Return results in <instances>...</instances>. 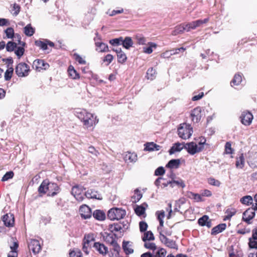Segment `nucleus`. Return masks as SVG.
<instances>
[{
	"mask_svg": "<svg viewBox=\"0 0 257 257\" xmlns=\"http://www.w3.org/2000/svg\"><path fill=\"white\" fill-rule=\"evenodd\" d=\"M193 132L190 124L183 123L178 128V134L181 138L186 140L191 136Z\"/></svg>",
	"mask_w": 257,
	"mask_h": 257,
	"instance_id": "nucleus-1",
	"label": "nucleus"
},
{
	"mask_svg": "<svg viewBox=\"0 0 257 257\" xmlns=\"http://www.w3.org/2000/svg\"><path fill=\"white\" fill-rule=\"evenodd\" d=\"M205 142V140L202 143H199V146L196 143L192 142L188 143H185V149L187 150L188 153L190 155H193L195 154L202 151L203 149V145Z\"/></svg>",
	"mask_w": 257,
	"mask_h": 257,
	"instance_id": "nucleus-2",
	"label": "nucleus"
},
{
	"mask_svg": "<svg viewBox=\"0 0 257 257\" xmlns=\"http://www.w3.org/2000/svg\"><path fill=\"white\" fill-rule=\"evenodd\" d=\"M126 212L124 210L118 208L110 209L107 213V217L111 220H119L123 218L125 215Z\"/></svg>",
	"mask_w": 257,
	"mask_h": 257,
	"instance_id": "nucleus-3",
	"label": "nucleus"
},
{
	"mask_svg": "<svg viewBox=\"0 0 257 257\" xmlns=\"http://www.w3.org/2000/svg\"><path fill=\"white\" fill-rule=\"evenodd\" d=\"M84 189L83 187L80 185L74 186L71 189L72 195L79 202L82 201L84 199Z\"/></svg>",
	"mask_w": 257,
	"mask_h": 257,
	"instance_id": "nucleus-4",
	"label": "nucleus"
},
{
	"mask_svg": "<svg viewBox=\"0 0 257 257\" xmlns=\"http://www.w3.org/2000/svg\"><path fill=\"white\" fill-rule=\"evenodd\" d=\"M29 66L25 63H20L16 67V73L19 77H25L28 75Z\"/></svg>",
	"mask_w": 257,
	"mask_h": 257,
	"instance_id": "nucleus-5",
	"label": "nucleus"
},
{
	"mask_svg": "<svg viewBox=\"0 0 257 257\" xmlns=\"http://www.w3.org/2000/svg\"><path fill=\"white\" fill-rule=\"evenodd\" d=\"M83 122V124L87 127L92 126L93 124H95L98 122V119H96V116H94L93 114L86 112L84 118L81 120Z\"/></svg>",
	"mask_w": 257,
	"mask_h": 257,
	"instance_id": "nucleus-6",
	"label": "nucleus"
},
{
	"mask_svg": "<svg viewBox=\"0 0 257 257\" xmlns=\"http://www.w3.org/2000/svg\"><path fill=\"white\" fill-rule=\"evenodd\" d=\"M241 122L245 125H249L251 124L253 115L251 113L248 111H244L241 113L240 116Z\"/></svg>",
	"mask_w": 257,
	"mask_h": 257,
	"instance_id": "nucleus-7",
	"label": "nucleus"
},
{
	"mask_svg": "<svg viewBox=\"0 0 257 257\" xmlns=\"http://www.w3.org/2000/svg\"><path fill=\"white\" fill-rule=\"evenodd\" d=\"M255 211L254 206L246 210L243 213L242 220L247 224H250V220L255 216Z\"/></svg>",
	"mask_w": 257,
	"mask_h": 257,
	"instance_id": "nucleus-8",
	"label": "nucleus"
},
{
	"mask_svg": "<svg viewBox=\"0 0 257 257\" xmlns=\"http://www.w3.org/2000/svg\"><path fill=\"white\" fill-rule=\"evenodd\" d=\"M79 211L81 217L84 219L90 218L92 216L91 209L85 204L80 207Z\"/></svg>",
	"mask_w": 257,
	"mask_h": 257,
	"instance_id": "nucleus-9",
	"label": "nucleus"
},
{
	"mask_svg": "<svg viewBox=\"0 0 257 257\" xmlns=\"http://www.w3.org/2000/svg\"><path fill=\"white\" fill-rule=\"evenodd\" d=\"M2 220L7 227H11L14 225L15 217L13 214L8 213L4 215L2 217Z\"/></svg>",
	"mask_w": 257,
	"mask_h": 257,
	"instance_id": "nucleus-10",
	"label": "nucleus"
},
{
	"mask_svg": "<svg viewBox=\"0 0 257 257\" xmlns=\"http://www.w3.org/2000/svg\"><path fill=\"white\" fill-rule=\"evenodd\" d=\"M60 191L58 185L55 183L49 182L48 196L54 197Z\"/></svg>",
	"mask_w": 257,
	"mask_h": 257,
	"instance_id": "nucleus-11",
	"label": "nucleus"
},
{
	"mask_svg": "<svg viewBox=\"0 0 257 257\" xmlns=\"http://www.w3.org/2000/svg\"><path fill=\"white\" fill-rule=\"evenodd\" d=\"M192 120L194 122H198L202 117L201 114V108L199 106L196 107L194 108L190 114Z\"/></svg>",
	"mask_w": 257,
	"mask_h": 257,
	"instance_id": "nucleus-12",
	"label": "nucleus"
},
{
	"mask_svg": "<svg viewBox=\"0 0 257 257\" xmlns=\"http://www.w3.org/2000/svg\"><path fill=\"white\" fill-rule=\"evenodd\" d=\"M29 248L35 254L39 253L41 250L40 242L37 239H31L29 243Z\"/></svg>",
	"mask_w": 257,
	"mask_h": 257,
	"instance_id": "nucleus-13",
	"label": "nucleus"
},
{
	"mask_svg": "<svg viewBox=\"0 0 257 257\" xmlns=\"http://www.w3.org/2000/svg\"><path fill=\"white\" fill-rule=\"evenodd\" d=\"M49 67L48 63L44 60L37 59L33 62V67L36 70L40 71V69H47Z\"/></svg>",
	"mask_w": 257,
	"mask_h": 257,
	"instance_id": "nucleus-14",
	"label": "nucleus"
},
{
	"mask_svg": "<svg viewBox=\"0 0 257 257\" xmlns=\"http://www.w3.org/2000/svg\"><path fill=\"white\" fill-rule=\"evenodd\" d=\"M125 228L121 222L114 223L112 224H109L108 226V229L111 232L118 231L121 232L125 229Z\"/></svg>",
	"mask_w": 257,
	"mask_h": 257,
	"instance_id": "nucleus-15",
	"label": "nucleus"
},
{
	"mask_svg": "<svg viewBox=\"0 0 257 257\" xmlns=\"http://www.w3.org/2000/svg\"><path fill=\"white\" fill-rule=\"evenodd\" d=\"M85 196L88 198H93L98 200H101L102 196L97 191L90 189L85 192Z\"/></svg>",
	"mask_w": 257,
	"mask_h": 257,
	"instance_id": "nucleus-16",
	"label": "nucleus"
},
{
	"mask_svg": "<svg viewBox=\"0 0 257 257\" xmlns=\"http://www.w3.org/2000/svg\"><path fill=\"white\" fill-rule=\"evenodd\" d=\"M198 223L201 226H206L208 228H210L212 226L211 220L206 215H204L200 217L198 220Z\"/></svg>",
	"mask_w": 257,
	"mask_h": 257,
	"instance_id": "nucleus-17",
	"label": "nucleus"
},
{
	"mask_svg": "<svg viewBox=\"0 0 257 257\" xmlns=\"http://www.w3.org/2000/svg\"><path fill=\"white\" fill-rule=\"evenodd\" d=\"M185 143L179 142L175 143L169 151L170 155H172L177 152H180L183 149H185Z\"/></svg>",
	"mask_w": 257,
	"mask_h": 257,
	"instance_id": "nucleus-18",
	"label": "nucleus"
},
{
	"mask_svg": "<svg viewBox=\"0 0 257 257\" xmlns=\"http://www.w3.org/2000/svg\"><path fill=\"white\" fill-rule=\"evenodd\" d=\"M93 247L100 254L102 255L106 254L108 252L107 247L99 242H95Z\"/></svg>",
	"mask_w": 257,
	"mask_h": 257,
	"instance_id": "nucleus-19",
	"label": "nucleus"
},
{
	"mask_svg": "<svg viewBox=\"0 0 257 257\" xmlns=\"http://www.w3.org/2000/svg\"><path fill=\"white\" fill-rule=\"evenodd\" d=\"M181 164L180 159H172L166 165V167L170 169H178Z\"/></svg>",
	"mask_w": 257,
	"mask_h": 257,
	"instance_id": "nucleus-20",
	"label": "nucleus"
},
{
	"mask_svg": "<svg viewBox=\"0 0 257 257\" xmlns=\"http://www.w3.org/2000/svg\"><path fill=\"white\" fill-rule=\"evenodd\" d=\"M96 51L100 52H109V50L107 44L102 42H95Z\"/></svg>",
	"mask_w": 257,
	"mask_h": 257,
	"instance_id": "nucleus-21",
	"label": "nucleus"
},
{
	"mask_svg": "<svg viewBox=\"0 0 257 257\" xmlns=\"http://www.w3.org/2000/svg\"><path fill=\"white\" fill-rule=\"evenodd\" d=\"M226 225L225 223H221L214 227L211 230V234L215 235L225 229Z\"/></svg>",
	"mask_w": 257,
	"mask_h": 257,
	"instance_id": "nucleus-22",
	"label": "nucleus"
},
{
	"mask_svg": "<svg viewBox=\"0 0 257 257\" xmlns=\"http://www.w3.org/2000/svg\"><path fill=\"white\" fill-rule=\"evenodd\" d=\"M145 149L144 150L147 151H153L154 150L159 151L161 147L154 142L147 143L145 144Z\"/></svg>",
	"mask_w": 257,
	"mask_h": 257,
	"instance_id": "nucleus-23",
	"label": "nucleus"
},
{
	"mask_svg": "<svg viewBox=\"0 0 257 257\" xmlns=\"http://www.w3.org/2000/svg\"><path fill=\"white\" fill-rule=\"evenodd\" d=\"M49 180H44L38 188V192L40 194H45L48 191Z\"/></svg>",
	"mask_w": 257,
	"mask_h": 257,
	"instance_id": "nucleus-24",
	"label": "nucleus"
},
{
	"mask_svg": "<svg viewBox=\"0 0 257 257\" xmlns=\"http://www.w3.org/2000/svg\"><path fill=\"white\" fill-rule=\"evenodd\" d=\"M133 42L132 38L130 37H126L123 39L122 38V43L123 47L126 49H129L133 45Z\"/></svg>",
	"mask_w": 257,
	"mask_h": 257,
	"instance_id": "nucleus-25",
	"label": "nucleus"
},
{
	"mask_svg": "<svg viewBox=\"0 0 257 257\" xmlns=\"http://www.w3.org/2000/svg\"><path fill=\"white\" fill-rule=\"evenodd\" d=\"M176 207H178L180 211H184L187 210V207L186 206V199L184 198H182L175 202Z\"/></svg>",
	"mask_w": 257,
	"mask_h": 257,
	"instance_id": "nucleus-26",
	"label": "nucleus"
},
{
	"mask_svg": "<svg viewBox=\"0 0 257 257\" xmlns=\"http://www.w3.org/2000/svg\"><path fill=\"white\" fill-rule=\"evenodd\" d=\"M93 216L96 220L103 221L105 218V214L102 210H96L93 213Z\"/></svg>",
	"mask_w": 257,
	"mask_h": 257,
	"instance_id": "nucleus-27",
	"label": "nucleus"
},
{
	"mask_svg": "<svg viewBox=\"0 0 257 257\" xmlns=\"http://www.w3.org/2000/svg\"><path fill=\"white\" fill-rule=\"evenodd\" d=\"M124 160L126 162H135L137 160V155L135 153L128 152L124 157Z\"/></svg>",
	"mask_w": 257,
	"mask_h": 257,
	"instance_id": "nucleus-28",
	"label": "nucleus"
},
{
	"mask_svg": "<svg viewBox=\"0 0 257 257\" xmlns=\"http://www.w3.org/2000/svg\"><path fill=\"white\" fill-rule=\"evenodd\" d=\"M184 31H186L185 23L176 26L174 30L172 32V35L176 36L183 33Z\"/></svg>",
	"mask_w": 257,
	"mask_h": 257,
	"instance_id": "nucleus-29",
	"label": "nucleus"
},
{
	"mask_svg": "<svg viewBox=\"0 0 257 257\" xmlns=\"http://www.w3.org/2000/svg\"><path fill=\"white\" fill-rule=\"evenodd\" d=\"M242 81L241 75L239 74H236L234 76L233 79L230 82V84L232 87L234 86H238Z\"/></svg>",
	"mask_w": 257,
	"mask_h": 257,
	"instance_id": "nucleus-30",
	"label": "nucleus"
},
{
	"mask_svg": "<svg viewBox=\"0 0 257 257\" xmlns=\"http://www.w3.org/2000/svg\"><path fill=\"white\" fill-rule=\"evenodd\" d=\"M245 161L243 154H241L238 158H236L235 166L236 168L242 169L244 166Z\"/></svg>",
	"mask_w": 257,
	"mask_h": 257,
	"instance_id": "nucleus-31",
	"label": "nucleus"
},
{
	"mask_svg": "<svg viewBox=\"0 0 257 257\" xmlns=\"http://www.w3.org/2000/svg\"><path fill=\"white\" fill-rule=\"evenodd\" d=\"M24 29L25 34L28 37L33 36L35 32V28H33L30 24L25 27Z\"/></svg>",
	"mask_w": 257,
	"mask_h": 257,
	"instance_id": "nucleus-32",
	"label": "nucleus"
},
{
	"mask_svg": "<svg viewBox=\"0 0 257 257\" xmlns=\"http://www.w3.org/2000/svg\"><path fill=\"white\" fill-rule=\"evenodd\" d=\"M175 186L182 188H184L186 186L184 181L181 179H178L176 180L175 179L171 180V188H173Z\"/></svg>",
	"mask_w": 257,
	"mask_h": 257,
	"instance_id": "nucleus-33",
	"label": "nucleus"
},
{
	"mask_svg": "<svg viewBox=\"0 0 257 257\" xmlns=\"http://www.w3.org/2000/svg\"><path fill=\"white\" fill-rule=\"evenodd\" d=\"M154 234L151 231H146L142 237V240L144 242L147 241V240H154Z\"/></svg>",
	"mask_w": 257,
	"mask_h": 257,
	"instance_id": "nucleus-34",
	"label": "nucleus"
},
{
	"mask_svg": "<svg viewBox=\"0 0 257 257\" xmlns=\"http://www.w3.org/2000/svg\"><path fill=\"white\" fill-rule=\"evenodd\" d=\"M87 111L85 109L77 108L75 110V115L81 120L84 118L85 115H86Z\"/></svg>",
	"mask_w": 257,
	"mask_h": 257,
	"instance_id": "nucleus-35",
	"label": "nucleus"
},
{
	"mask_svg": "<svg viewBox=\"0 0 257 257\" xmlns=\"http://www.w3.org/2000/svg\"><path fill=\"white\" fill-rule=\"evenodd\" d=\"M167 211H168V218H170L171 216L172 213H175L176 212H179L181 214H182V211H180L178 207H176V205L175 204L174 211H173L172 210V204L171 203L168 204V208L167 209Z\"/></svg>",
	"mask_w": 257,
	"mask_h": 257,
	"instance_id": "nucleus-36",
	"label": "nucleus"
},
{
	"mask_svg": "<svg viewBox=\"0 0 257 257\" xmlns=\"http://www.w3.org/2000/svg\"><path fill=\"white\" fill-rule=\"evenodd\" d=\"M105 235H103V238L105 240L106 242L107 243H110L111 244L113 243L114 241L116 240H115V238L113 237V235L115 236V234H111V233H107L105 232Z\"/></svg>",
	"mask_w": 257,
	"mask_h": 257,
	"instance_id": "nucleus-37",
	"label": "nucleus"
},
{
	"mask_svg": "<svg viewBox=\"0 0 257 257\" xmlns=\"http://www.w3.org/2000/svg\"><path fill=\"white\" fill-rule=\"evenodd\" d=\"M68 72L69 73V75L73 78V79H78L79 78V75L77 72V71L74 69V68L70 66L69 67L68 69Z\"/></svg>",
	"mask_w": 257,
	"mask_h": 257,
	"instance_id": "nucleus-38",
	"label": "nucleus"
},
{
	"mask_svg": "<svg viewBox=\"0 0 257 257\" xmlns=\"http://www.w3.org/2000/svg\"><path fill=\"white\" fill-rule=\"evenodd\" d=\"M156 76V71L153 68L148 69L147 72V77L148 79L153 80Z\"/></svg>",
	"mask_w": 257,
	"mask_h": 257,
	"instance_id": "nucleus-39",
	"label": "nucleus"
},
{
	"mask_svg": "<svg viewBox=\"0 0 257 257\" xmlns=\"http://www.w3.org/2000/svg\"><path fill=\"white\" fill-rule=\"evenodd\" d=\"M35 44L36 46L40 47V48L43 50H46L48 49L47 43L46 42V39L44 40V41H42L41 40H36L35 42Z\"/></svg>",
	"mask_w": 257,
	"mask_h": 257,
	"instance_id": "nucleus-40",
	"label": "nucleus"
},
{
	"mask_svg": "<svg viewBox=\"0 0 257 257\" xmlns=\"http://www.w3.org/2000/svg\"><path fill=\"white\" fill-rule=\"evenodd\" d=\"M122 37H119L117 38L111 39L109 41V43L113 46H117L121 45Z\"/></svg>",
	"mask_w": 257,
	"mask_h": 257,
	"instance_id": "nucleus-41",
	"label": "nucleus"
},
{
	"mask_svg": "<svg viewBox=\"0 0 257 257\" xmlns=\"http://www.w3.org/2000/svg\"><path fill=\"white\" fill-rule=\"evenodd\" d=\"M186 27V31L187 32L190 31L191 30H194L197 28L196 23V21L191 22L190 23L185 24Z\"/></svg>",
	"mask_w": 257,
	"mask_h": 257,
	"instance_id": "nucleus-42",
	"label": "nucleus"
},
{
	"mask_svg": "<svg viewBox=\"0 0 257 257\" xmlns=\"http://www.w3.org/2000/svg\"><path fill=\"white\" fill-rule=\"evenodd\" d=\"M157 45L154 43H150L149 46L143 48L144 52L147 54H151L153 52V48H156Z\"/></svg>",
	"mask_w": 257,
	"mask_h": 257,
	"instance_id": "nucleus-43",
	"label": "nucleus"
},
{
	"mask_svg": "<svg viewBox=\"0 0 257 257\" xmlns=\"http://www.w3.org/2000/svg\"><path fill=\"white\" fill-rule=\"evenodd\" d=\"M17 45L16 43L12 41H9L6 46V50L8 52H12L17 48Z\"/></svg>",
	"mask_w": 257,
	"mask_h": 257,
	"instance_id": "nucleus-44",
	"label": "nucleus"
},
{
	"mask_svg": "<svg viewBox=\"0 0 257 257\" xmlns=\"http://www.w3.org/2000/svg\"><path fill=\"white\" fill-rule=\"evenodd\" d=\"M135 211L137 215L140 216L145 213V208L142 205L137 206L135 209Z\"/></svg>",
	"mask_w": 257,
	"mask_h": 257,
	"instance_id": "nucleus-45",
	"label": "nucleus"
},
{
	"mask_svg": "<svg viewBox=\"0 0 257 257\" xmlns=\"http://www.w3.org/2000/svg\"><path fill=\"white\" fill-rule=\"evenodd\" d=\"M20 6L15 3L12 8V13L13 16H17L20 12Z\"/></svg>",
	"mask_w": 257,
	"mask_h": 257,
	"instance_id": "nucleus-46",
	"label": "nucleus"
},
{
	"mask_svg": "<svg viewBox=\"0 0 257 257\" xmlns=\"http://www.w3.org/2000/svg\"><path fill=\"white\" fill-rule=\"evenodd\" d=\"M128 242L123 241L122 243V248L126 254L132 253L134 250L128 247Z\"/></svg>",
	"mask_w": 257,
	"mask_h": 257,
	"instance_id": "nucleus-47",
	"label": "nucleus"
},
{
	"mask_svg": "<svg viewBox=\"0 0 257 257\" xmlns=\"http://www.w3.org/2000/svg\"><path fill=\"white\" fill-rule=\"evenodd\" d=\"M208 183L214 186L219 187L221 183L220 181L218 180H216L214 178H209L207 179Z\"/></svg>",
	"mask_w": 257,
	"mask_h": 257,
	"instance_id": "nucleus-48",
	"label": "nucleus"
},
{
	"mask_svg": "<svg viewBox=\"0 0 257 257\" xmlns=\"http://www.w3.org/2000/svg\"><path fill=\"white\" fill-rule=\"evenodd\" d=\"M117 57L118 62L121 64H123L127 59V57L123 52L117 55Z\"/></svg>",
	"mask_w": 257,
	"mask_h": 257,
	"instance_id": "nucleus-49",
	"label": "nucleus"
},
{
	"mask_svg": "<svg viewBox=\"0 0 257 257\" xmlns=\"http://www.w3.org/2000/svg\"><path fill=\"white\" fill-rule=\"evenodd\" d=\"M142 197V194L141 192L138 189L135 190V195L132 197V199L134 200L133 202H136L139 201Z\"/></svg>",
	"mask_w": 257,
	"mask_h": 257,
	"instance_id": "nucleus-50",
	"label": "nucleus"
},
{
	"mask_svg": "<svg viewBox=\"0 0 257 257\" xmlns=\"http://www.w3.org/2000/svg\"><path fill=\"white\" fill-rule=\"evenodd\" d=\"M165 244L170 248L174 249L177 248V245L176 244V242L173 240L168 239V240H167L165 242Z\"/></svg>",
	"mask_w": 257,
	"mask_h": 257,
	"instance_id": "nucleus-51",
	"label": "nucleus"
},
{
	"mask_svg": "<svg viewBox=\"0 0 257 257\" xmlns=\"http://www.w3.org/2000/svg\"><path fill=\"white\" fill-rule=\"evenodd\" d=\"M252 201V198L250 196H245L241 198L240 201L242 203L244 204H251Z\"/></svg>",
	"mask_w": 257,
	"mask_h": 257,
	"instance_id": "nucleus-52",
	"label": "nucleus"
},
{
	"mask_svg": "<svg viewBox=\"0 0 257 257\" xmlns=\"http://www.w3.org/2000/svg\"><path fill=\"white\" fill-rule=\"evenodd\" d=\"M14 174L13 171L7 172L2 179V181H6L14 177Z\"/></svg>",
	"mask_w": 257,
	"mask_h": 257,
	"instance_id": "nucleus-53",
	"label": "nucleus"
},
{
	"mask_svg": "<svg viewBox=\"0 0 257 257\" xmlns=\"http://www.w3.org/2000/svg\"><path fill=\"white\" fill-rule=\"evenodd\" d=\"M144 246L149 249L155 251L157 249V246L155 243L153 242H145Z\"/></svg>",
	"mask_w": 257,
	"mask_h": 257,
	"instance_id": "nucleus-54",
	"label": "nucleus"
},
{
	"mask_svg": "<svg viewBox=\"0 0 257 257\" xmlns=\"http://www.w3.org/2000/svg\"><path fill=\"white\" fill-rule=\"evenodd\" d=\"M148 227V225L145 221H141L139 222V228L141 232L146 231Z\"/></svg>",
	"mask_w": 257,
	"mask_h": 257,
	"instance_id": "nucleus-55",
	"label": "nucleus"
},
{
	"mask_svg": "<svg viewBox=\"0 0 257 257\" xmlns=\"http://www.w3.org/2000/svg\"><path fill=\"white\" fill-rule=\"evenodd\" d=\"M5 33L8 38L12 39L14 35V29L11 27H9L5 30Z\"/></svg>",
	"mask_w": 257,
	"mask_h": 257,
	"instance_id": "nucleus-56",
	"label": "nucleus"
},
{
	"mask_svg": "<svg viewBox=\"0 0 257 257\" xmlns=\"http://www.w3.org/2000/svg\"><path fill=\"white\" fill-rule=\"evenodd\" d=\"M136 39L137 41V43L139 45H145L146 43V40L145 38L142 36L141 35H136Z\"/></svg>",
	"mask_w": 257,
	"mask_h": 257,
	"instance_id": "nucleus-57",
	"label": "nucleus"
},
{
	"mask_svg": "<svg viewBox=\"0 0 257 257\" xmlns=\"http://www.w3.org/2000/svg\"><path fill=\"white\" fill-rule=\"evenodd\" d=\"M87 151L95 157H97L99 154L98 151L92 146H90L88 148Z\"/></svg>",
	"mask_w": 257,
	"mask_h": 257,
	"instance_id": "nucleus-58",
	"label": "nucleus"
},
{
	"mask_svg": "<svg viewBox=\"0 0 257 257\" xmlns=\"http://www.w3.org/2000/svg\"><path fill=\"white\" fill-rule=\"evenodd\" d=\"M24 52V48L22 47H18L17 50L15 51V53L19 58H20L23 55Z\"/></svg>",
	"mask_w": 257,
	"mask_h": 257,
	"instance_id": "nucleus-59",
	"label": "nucleus"
},
{
	"mask_svg": "<svg viewBox=\"0 0 257 257\" xmlns=\"http://www.w3.org/2000/svg\"><path fill=\"white\" fill-rule=\"evenodd\" d=\"M209 18H205L203 20L199 19V20H196V23L197 28L202 26V25L204 24L207 23V22H209Z\"/></svg>",
	"mask_w": 257,
	"mask_h": 257,
	"instance_id": "nucleus-60",
	"label": "nucleus"
},
{
	"mask_svg": "<svg viewBox=\"0 0 257 257\" xmlns=\"http://www.w3.org/2000/svg\"><path fill=\"white\" fill-rule=\"evenodd\" d=\"M248 245L251 248L257 249V239L255 240L252 238H249Z\"/></svg>",
	"mask_w": 257,
	"mask_h": 257,
	"instance_id": "nucleus-61",
	"label": "nucleus"
},
{
	"mask_svg": "<svg viewBox=\"0 0 257 257\" xmlns=\"http://www.w3.org/2000/svg\"><path fill=\"white\" fill-rule=\"evenodd\" d=\"M74 57L76 61H77L80 64H85L86 61L78 54L75 53Z\"/></svg>",
	"mask_w": 257,
	"mask_h": 257,
	"instance_id": "nucleus-62",
	"label": "nucleus"
},
{
	"mask_svg": "<svg viewBox=\"0 0 257 257\" xmlns=\"http://www.w3.org/2000/svg\"><path fill=\"white\" fill-rule=\"evenodd\" d=\"M165 173V170L163 167H158L155 171L156 176H161Z\"/></svg>",
	"mask_w": 257,
	"mask_h": 257,
	"instance_id": "nucleus-63",
	"label": "nucleus"
},
{
	"mask_svg": "<svg viewBox=\"0 0 257 257\" xmlns=\"http://www.w3.org/2000/svg\"><path fill=\"white\" fill-rule=\"evenodd\" d=\"M225 150L226 154H232V149L231 148V145L230 142H226L225 146Z\"/></svg>",
	"mask_w": 257,
	"mask_h": 257,
	"instance_id": "nucleus-64",
	"label": "nucleus"
}]
</instances>
